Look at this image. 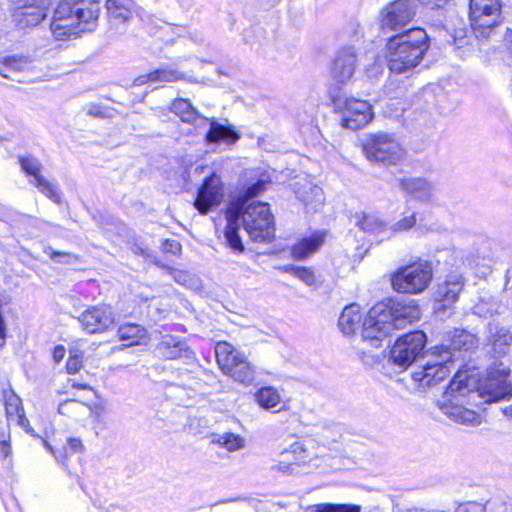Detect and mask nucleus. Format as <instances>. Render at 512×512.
Here are the masks:
<instances>
[{
  "mask_svg": "<svg viewBox=\"0 0 512 512\" xmlns=\"http://www.w3.org/2000/svg\"><path fill=\"white\" fill-rule=\"evenodd\" d=\"M265 189V183L258 181L245 191L244 198L237 201L226 211L227 224L224 231L226 246L234 254H242L245 250L239 235L240 221L245 231L254 242H270L275 236L273 216L269 205L264 202H249Z\"/></svg>",
  "mask_w": 512,
  "mask_h": 512,
  "instance_id": "nucleus-1",
  "label": "nucleus"
},
{
  "mask_svg": "<svg viewBox=\"0 0 512 512\" xmlns=\"http://www.w3.org/2000/svg\"><path fill=\"white\" fill-rule=\"evenodd\" d=\"M420 316V308L413 300L377 303L363 321L362 342L366 346L379 348L393 331L403 329L407 324L419 320Z\"/></svg>",
  "mask_w": 512,
  "mask_h": 512,
  "instance_id": "nucleus-2",
  "label": "nucleus"
},
{
  "mask_svg": "<svg viewBox=\"0 0 512 512\" xmlns=\"http://www.w3.org/2000/svg\"><path fill=\"white\" fill-rule=\"evenodd\" d=\"M476 345L473 334L464 330L453 331L449 345L434 346L424 355L423 363L412 373V379L421 388L436 385L449 376L450 365L456 360L455 352L468 351Z\"/></svg>",
  "mask_w": 512,
  "mask_h": 512,
  "instance_id": "nucleus-3",
  "label": "nucleus"
},
{
  "mask_svg": "<svg viewBox=\"0 0 512 512\" xmlns=\"http://www.w3.org/2000/svg\"><path fill=\"white\" fill-rule=\"evenodd\" d=\"M428 34H395L387 42L388 67L392 73L402 74L419 65L429 49Z\"/></svg>",
  "mask_w": 512,
  "mask_h": 512,
  "instance_id": "nucleus-4",
  "label": "nucleus"
},
{
  "mask_svg": "<svg viewBox=\"0 0 512 512\" xmlns=\"http://www.w3.org/2000/svg\"><path fill=\"white\" fill-rule=\"evenodd\" d=\"M363 153L372 163L396 165L404 159L405 151L392 133L377 132L369 134L362 145Z\"/></svg>",
  "mask_w": 512,
  "mask_h": 512,
  "instance_id": "nucleus-5",
  "label": "nucleus"
},
{
  "mask_svg": "<svg viewBox=\"0 0 512 512\" xmlns=\"http://www.w3.org/2000/svg\"><path fill=\"white\" fill-rule=\"evenodd\" d=\"M433 277L431 265L426 261H418L400 267L391 275V286L399 293L419 294L430 284Z\"/></svg>",
  "mask_w": 512,
  "mask_h": 512,
  "instance_id": "nucleus-6",
  "label": "nucleus"
},
{
  "mask_svg": "<svg viewBox=\"0 0 512 512\" xmlns=\"http://www.w3.org/2000/svg\"><path fill=\"white\" fill-rule=\"evenodd\" d=\"M331 100L335 109L341 113V126L357 130L373 119L372 106L364 100L348 97L340 90L331 91Z\"/></svg>",
  "mask_w": 512,
  "mask_h": 512,
  "instance_id": "nucleus-7",
  "label": "nucleus"
},
{
  "mask_svg": "<svg viewBox=\"0 0 512 512\" xmlns=\"http://www.w3.org/2000/svg\"><path fill=\"white\" fill-rule=\"evenodd\" d=\"M170 111L178 116L183 122L195 126L200 125L198 122L203 124L210 122V129L206 134V139L209 142H217L219 140H231L232 142H235L238 139L237 134L230 128H226L215 120H209L202 116L188 99H174L170 105Z\"/></svg>",
  "mask_w": 512,
  "mask_h": 512,
  "instance_id": "nucleus-8",
  "label": "nucleus"
},
{
  "mask_svg": "<svg viewBox=\"0 0 512 512\" xmlns=\"http://www.w3.org/2000/svg\"><path fill=\"white\" fill-rule=\"evenodd\" d=\"M426 342V335L422 331L402 335L390 350V363L399 372L406 370L422 356Z\"/></svg>",
  "mask_w": 512,
  "mask_h": 512,
  "instance_id": "nucleus-9",
  "label": "nucleus"
},
{
  "mask_svg": "<svg viewBox=\"0 0 512 512\" xmlns=\"http://www.w3.org/2000/svg\"><path fill=\"white\" fill-rule=\"evenodd\" d=\"M509 369L503 363H494L487 370L486 376L479 381L477 392L485 403L504 400L512 395V387L508 381Z\"/></svg>",
  "mask_w": 512,
  "mask_h": 512,
  "instance_id": "nucleus-10",
  "label": "nucleus"
},
{
  "mask_svg": "<svg viewBox=\"0 0 512 512\" xmlns=\"http://www.w3.org/2000/svg\"><path fill=\"white\" fill-rule=\"evenodd\" d=\"M382 29L402 32H425L423 28L405 29L415 16V8L410 0H395L381 11Z\"/></svg>",
  "mask_w": 512,
  "mask_h": 512,
  "instance_id": "nucleus-11",
  "label": "nucleus"
},
{
  "mask_svg": "<svg viewBox=\"0 0 512 512\" xmlns=\"http://www.w3.org/2000/svg\"><path fill=\"white\" fill-rule=\"evenodd\" d=\"M78 322L88 334H102L115 326L113 309L108 305L90 306L79 314Z\"/></svg>",
  "mask_w": 512,
  "mask_h": 512,
  "instance_id": "nucleus-12",
  "label": "nucleus"
},
{
  "mask_svg": "<svg viewBox=\"0 0 512 512\" xmlns=\"http://www.w3.org/2000/svg\"><path fill=\"white\" fill-rule=\"evenodd\" d=\"M499 0H470V21L474 30L492 29L500 22Z\"/></svg>",
  "mask_w": 512,
  "mask_h": 512,
  "instance_id": "nucleus-13",
  "label": "nucleus"
},
{
  "mask_svg": "<svg viewBox=\"0 0 512 512\" xmlns=\"http://www.w3.org/2000/svg\"><path fill=\"white\" fill-rule=\"evenodd\" d=\"M224 197L223 184L219 176L212 174L206 178L198 190L194 207L202 214H208L217 207Z\"/></svg>",
  "mask_w": 512,
  "mask_h": 512,
  "instance_id": "nucleus-14",
  "label": "nucleus"
},
{
  "mask_svg": "<svg viewBox=\"0 0 512 512\" xmlns=\"http://www.w3.org/2000/svg\"><path fill=\"white\" fill-rule=\"evenodd\" d=\"M51 0H24L14 11V19L19 29L36 27L47 16Z\"/></svg>",
  "mask_w": 512,
  "mask_h": 512,
  "instance_id": "nucleus-15",
  "label": "nucleus"
},
{
  "mask_svg": "<svg viewBox=\"0 0 512 512\" xmlns=\"http://www.w3.org/2000/svg\"><path fill=\"white\" fill-rule=\"evenodd\" d=\"M83 4L79 0H62L54 11L51 30L53 32L73 28L78 18H81Z\"/></svg>",
  "mask_w": 512,
  "mask_h": 512,
  "instance_id": "nucleus-16",
  "label": "nucleus"
},
{
  "mask_svg": "<svg viewBox=\"0 0 512 512\" xmlns=\"http://www.w3.org/2000/svg\"><path fill=\"white\" fill-rule=\"evenodd\" d=\"M19 164L22 170L34 178L33 183L40 192L50 198L52 201L59 203L60 196L54 185L48 182L41 174L42 164L31 155L20 156Z\"/></svg>",
  "mask_w": 512,
  "mask_h": 512,
  "instance_id": "nucleus-17",
  "label": "nucleus"
},
{
  "mask_svg": "<svg viewBox=\"0 0 512 512\" xmlns=\"http://www.w3.org/2000/svg\"><path fill=\"white\" fill-rule=\"evenodd\" d=\"M357 56L352 48L341 49L333 63L332 76L339 83H347L355 73Z\"/></svg>",
  "mask_w": 512,
  "mask_h": 512,
  "instance_id": "nucleus-18",
  "label": "nucleus"
},
{
  "mask_svg": "<svg viewBox=\"0 0 512 512\" xmlns=\"http://www.w3.org/2000/svg\"><path fill=\"white\" fill-rule=\"evenodd\" d=\"M400 190L406 195L423 203L431 201L434 187L428 180L421 177H403L398 179Z\"/></svg>",
  "mask_w": 512,
  "mask_h": 512,
  "instance_id": "nucleus-19",
  "label": "nucleus"
},
{
  "mask_svg": "<svg viewBox=\"0 0 512 512\" xmlns=\"http://www.w3.org/2000/svg\"><path fill=\"white\" fill-rule=\"evenodd\" d=\"M283 460L272 467L273 470L288 472L292 464L304 465L309 463L314 454L302 442H295L288 449L281 453Z\"/></svg>",
  "mask_w": 512,
  "mask_h": 512,
  "instance_id": "nucleus-20",
  "label": "nucleus"
},
{
  "mask_svg": "<svg viewBox=\"0 0 512 512\" xmlns=\"http://www.w3.org/2000/svg\"><path fill=\"white\" fill-rule=\"evenodd\" d=\"M439 408L442 413L450 418L452 421L462 424L477 426L481 423V417L475 411L470 410L462 405L451 402H440Z\"/></svg>",
  "mask_w": 512,
  "mask_h": 512,
  "instance_id": "nucleus-21",
  "label": "nucleus"
},
{
  "mask_svg": "<svg viewBox=\"0 0 512 512\" xmlns=\"http://www.w3.org/2000/svg\"><path fill=\"white\" fill-rule=\"evenodd\" d=\"M439 408L442 413L450 418L452 421L462 424L477 426L481 423V417L475 411L470 410L462 405L451 402H440Z\"/></svg>",
  "mask_w": 512,
  "mask_h": 512,
  "instance_id": "nucleus-22",
  "label": "nucleus"
},
{
  "mask_svg": "<svg viewBox=\"0 0 512 512\" xmlns=\"http://www.w3.org/2000/svg\"><path fill=\"white\" fill-rule=\"evenodd\" d=\"M255 402L263 409L273 413L287 410V402L279 390L273 386H263L254 394Z\"/></svg>",
  "mask_w": 512,
  "mask_h": 512,
  "instance_id": "nucleus-23",
  "label": "nucleus"
},
{
  "mask_svg": "<svg viewBox=\"0 0 512 512\" xmlns=\"http://www.w3.org/2000/svg\"><path fill=\"white\" fill-rule=\"evenodd\" d=\"M326 231H315L303 238L291 248V255L295 260H303L314 254L324 244Z\"/></svg>",
  "mask_w": 512,
  "mask_h": 512,
  "instance_id": "nucleus-24",
  "label": "nucleus"
},
{
  "mask_svg": "<svg viewBox=\"0 0 512 512\" xmlns=\"http://www.w3.org/2000/svg\"><path fill=\"white\" fill-rule=\"evenodd\" d=\"M464 279L462 275L453 273L447 276L446 280L438 285L436 295L439 301L446 304L454 303L463 290Z\"/></svg>",
  "mask_w": 512,
  "mask_h": 512,
  "instance_id": "nucleus-25",
  "label": "nucleus"
},
{
  "mask_svg": "<svg viewBox=\"0 0 512 512\" xmlns=\"http://www.w3.org/2000/svg\"><path fill=\"white\" fill-rule=\"evenodd\" d=\"M158 354L166 359L187 357L189 347L185 341L172 335H164L156 347Z\"/></svg>",
  "mask_w": 512,
  "mask_h": 512,
  "instance_id": "nucleus-26",
  "label": "nucleus"
},
{
  "mask_svg": "<svg viewBox=\"0 0 512 512\" xmlns=\"http://www.w3.org/2000/svg\"><path fill=\"white\" fill-rule=\"evenodd\" d=\"M488 339L494 353L497 355L502 356L509 352L512 344V334L508 329L490 323Z\"/></svg>",
  "mask_w": 512,
  "mask_h": 512,
  "instance_id": "nucleus-27",
  "label": "nucleus"
},
{
  "mask_svg": "<svg viewBox=\"0 0 512 512\" xmlns=\"http://www.w3.org/2000/svg\"><path fill=\"white\" fill-rule=\"evenodd\" d=\"M215 355L217 363L223 373L229 371V369L244 356V354L236 350L226 341H220L216 344Z\"/></svg>",
  "mask_w": 512,
  "mask_h": 512,
  "instance_id": "nucleus-28",
  "label": "nucleus"
},
{
  "mask_svg": "<svg viewBox=\"0 0 512 512\" xmlns=\"http://www.w3.org/2000/svg\"><path fill=\"white\" fill-rule=\"evenodd\" d=\"M361 320L362 314L360 306L353 303L343 309L339 317L338 325L345 335H351L359 328Z\"/></svg>",
  "mask_w": 512,
  "mask_h": 512,
  "instance_id": "nucleus-29",
  "label": "nucleus"
},
{
  "mask_svg": "<svg viewBox=\"0 0 512 512\" xmlns=\"http://www.w3.org/2000/svg\"><path fill=\"white\" fill-rule=\"evenodd\" d=\"M504 305L498 298L490 295L481 296L473 307V312L479 317L487 318L502 313Z\"/></svg>",
  "mask_w": 512,
  "mask_h": 512,
  "instance_id": "nucleus-30",
  "label": "nucleus"
},
{
  "mask_svg": "<svg viewBox=\"0 0 512 512\" xmlns=\"http://www.w3.org/2000/svg\"><path fill=\"white\" fill-rule=\"evenodd\" d=\"M224 374L244 385H249L254 380L255 372L250 363L246 360V357L243 356Z\"/></svg>",
  "mask_w": 512,
  "mask_h": 512,
  "instance_id": "nucleus-31",
  "label": "nucleus"
},
{
  "mask_svg": "<svg viewBox=\"0 0 512 512\" xmlns=\"http://www.w3.org/2000/svg\"><path fill=\"white\" fill-rule=\"evenodd\" d=\"M84 8L81 18L77 19L76 25L82 23L89 25L87 28H82L78 32H91L94 29V22L98 19L100 6L97 1L94 0H79Z\"/></svg>",
  "mask_w": 512,
  "mask_h": 512,
  "instance_id": "nucleus-32",
  "label": "nucleus"
},
{
  "mask_svg": "<svg viewBox=\"0 0 512 512\" xmlns=\"http://www.w3.org/2000/svg\"><path fill=\"white\" fill-rule=\"evenodd\" d=\"M211 443L217 444L229 452H235L245 446V439L231 432L213 433Z\"/></svg>",
  "mask_w": 512,
  "mask_h": 512,
  "instance_id": "nucleus-33",
  "label": "nucleus"
},
{
  "mask_svg": "<svg viewBox=\"0 0 512 512\" xmlns=\"http://www.w3.org/2000/svg\"><path fill=\"white\" fill-rule=\"evenodd\" d=\"M5 410L8 419L16 420L20 426H25V417L21 399L13 392L5 395Z\"/></svg>",
  "mask_w": 512,
  "mask_h": 512,
  "instance_id": "nucleus-34",
  "label": "nucleus"
},
{
  "mask_svg": "<svg viewBox=\"0 0 512 512\" xmlns=\"http://www.w3.org/2000/svg\"><path fill=\"white\" fill-rule=\"evenodd\" d=\"M58 412L61 415L80 421L88 415L89 406L78 400L68 399L59 404Z\"/></svg>",
  "mask_w": 512,
  "mask_h": 512,
  "instance_id": "nucleus-35",
  "label": "nucleus"
},
{
  "mask_svg": "<svg viewBox=\"0 0 512 512\" xmlns=\"http://www.w3.org/2000/svg\"><path fill=\"white\" fill-rule=\"evenodd\" d=\"M357 227L364 232L371 234H378L385 230L386 224L380 217L376 214H366L362 213L357 216Z\"/></svg>",
  "mask_w": 512,
  "mask_h": 512,
  "instance_id": "nucleus-36",
  "label": "nucleus"
},
{
  "mask_svg": "<svg viewBox=\"0 0 512 512\" xmlns=\"http://www.w3.org/2000/svg\"><path fill=\"white\" fill-rule=\"evenodd\" d=\"M455 512H507V507L504 504L493 501H489L486 504L469 501L460 504Z\"/></svg>",
  "mask_w": 512,
  "mask_h": 512,
  "instance_id": "nucleus-37",
  "label": "nucleus"
},
{
  "mask_svg": "<svg viewBox=\"0 0 512 512\" xmlns=\"http://www.w3.org/2000/svg\"><path fill=\"white\" fill-rule=\"evenodd\" d=\"M152 77L154 78V83L156 82H177V81H188L193 82L191 77H187L183 72L172 68V67H162L152 71Z\"/></svg>",
  "mask_w": 512,
  "mask_h": 512,
  "instance_id": "nucleus-38",
  "label": "nucleus"
},
{
  "mask_svg": "<svg viewBox=\"0 0 512 512\" xmlns=\"http://www.w3.org/2000/svg\"><path fill=\"white\" fill-rule=\"evenodd\" d=\"M145 336V329L140 325L128 323L119 327L118 337L122 341H130V345L137 344Z\"/></svg>",
  "mask_w": 512,
  "mask_h": 512,
  "instance_id": "nucleus-39",
  "label": "nucleus"
},
{
  "mask_svg": "<svg viewBox=\"0 0 512 512\" xmlns=\"http://www.w3.org/2000/svg\"><path fill=\"white\" fill-rule=\"evenodd\" d=\"M309 512H360L357 505L321 503L308 508Z\"/></svg>",
  "mask_w": 512,
  "mask_h": 512,
  "instance_id": "nucleus-40",
  "label": "nucleus"
},
{
  "mask_svg": "<svg viewBox=\"0 0 512 512\" xmlns=\"http://www.w3.org/2000/svg\"><path fill=\"white\" fill-rule=\"evenodd\" d=\"M106 8L112 18L120 22L130 17V10L120 0H107Z\"/></svg>",
  "mask_w": 512,
  "mask_h": 512,
  "instance_id": "nucleus-41",
  "label": "nucleus"
},
{
  "mask_svg": "<svg viewBox=\"0 0 512 512\" xmlns=\"http://www.w3.org/2000/svg\"><path fill=\"white\" fill-rule=\"evenodd\" d=\"M281 270H283L286 273H291L295 275L308 286H312L315 284V276L310 268L286 265L282 267Z\"/></svg>",
  "mask_w": 512,
  "mask_h": 512,
  "instance_id": "nucleus-42",
  "label": "nucleus"
},
{
  "mask_svg": "<svg viewBox=\"0 0 512 512\" xmlns=\"http://www.w3.org/2000/svg\"><path fill=\"white\" fill-rule=\"evenodd\" d=\"M44 252L49 255L52 260L58 263L70 264L78 261V257L75 254L54 251L51 247L45 248Z\"/></svg>",
  "mask_w": 512,
  "mask_h": 512,
  "instance_id": "nucleus-43",
  "label": "nucleus"
},
{
  "mask_svg": "<svg viewBox=\"0 0 512 512\" xmlns=\"http://www.w3.org/2000/svg\"><path fill=\"white\" fill-rule=\"evenodd\" d=\"M416 224L415 214H411L397 221L391 227L393 232H403L411 229Z\"/></svg>",
  "mask_w": 512,
  "mask_h": 512,
  "instance_id": "nucleus-44",
  "label": "nucleus"
},
{
  "mask_svg": "<svg viewBox=\"0 0 512 512\" xmlns=\"http://www.w3.org/2000/svg\"><path fill=\"white\" fill-rule=\"evenodd\" d=\"M182 246L177 240L166 239L162 244V251L166 254L179 255Z\"/></svg>",
  "mask_w": 512,
  "mask_h": 512,
  "instance_id": "nucleus-45",
  "label": "nucleus"
},
{
  "mask_svg": "<svg viewBox=\"0 0 512 512\" xmlns=\"http://www.w3.org/2000/svg\"><path fill=\"white\" fill-rule=\"evenodd\" d=\"M4 64L14 70L21 71L28 64V60L26 58L6 57Z\"/></svg>",
  "mask_w": 512,
  "mask_h": 512,
  "instance_id": "nucleus-46",
  "label": "nucleus"
},
{
  "mask_svg": "<svg viewBox=\"0 0 512 512\" xmlns=\"http://www.w3.org/2000/svg\"><path fill=\"white\" fill-rule=\"evenodd\" d=\"M382 72L383 65L379 59L375 60L372 66L366 68L367 76L370 78H377Z\"/></svg>",
  "mask_w": 512,
  "mask_h": 512,
  "instance_id": "nucleus-47",
  "label": "nucleus"
},
{
  "mask_svg": "<svg viewBox=\"0 0 512 512\" xmlns=\"http://www.w3.org/2000/svg\"><path fill=\"white\" fill-rule=\"evenodd\" d=\"M167 270L176 282L184 285L188 281L189 275L186 272L172 268H167Z\"/></svg>",
  "mask_w": 512,
  "mask_h": 512,
  "instance_id": "nucleus-48",
  "label": "nucleus"
},
{
  "mask_svg": "<svg viewBox=\"0 0 512 512\" xmlns=\"http://www.w3.org/2000/svg\"><path fill=\"white\" fill-rule=\"evenodd\" d=\"M81 366H82V362L78 356L69 357L67 364H66L67 371L70 374L76 373L77 371H79Z\"/></svg>",
  "mask_w": 512,
  "mask_h": 512,
  "instance_id": "nucleus-49",
  "label": "nucleus"
},
{
  "mask_svg": "<svg viewBox=\"0 0 512 512\" xmlns=\"http://www.w3.org/2000/svg\"><path fill=\"white\" fill-rule=\"evenodd\" d=\"M104 413H105V408L102 405H95L94 408L89 406L88 415H91L95 419V421L98 423H101L103 421L102 416Z\"/></svg>",
  "mask_w": 512,
  "mask_h": 512,
  "instance_id": "nucleus-50",
  "label": "nucleus"
},
{
  "mask_svg": "<svg viewBox=\"0 0 512 512\" xmlns=\"http://www.w3.org/2000/svg\"><path fill=\"white\" fill-rule=\"evenodd\" d=\"M67 444L73 452H81L84 449L83 443L79 438H69Z\"/></svg>",
  "mask_w": 512,
  "mask_h": 512,
  "instance_id": "nucleus-51",
  "label": "nucleus"
},
{
  "mask_svg": "<svg viewBox=\"0 0 512 512\" xmlns=\"http://www.w3.org/2000/svg\"><path fill=\"white\" fill-rule=\"evenodd\" d=\"M147 83H154V78L152 77V72L137 77L134 80L133 85L141 86V85H144Z\"/></svg>",
  "mask_w": 512,
  "mask_h": 512,
  "instance_id": "nucleus-52",
  "label": "nucleus"
},
{
  "mask_svg": "<svg viewBox=\"0 0 512 512\" xmlns=\"http://www.w3.org/2000/svg\"><path fill=\"white\" fill-rule=\"evenodd\" d=\"M86 110H87V114L90 115V116H95V117H102L103 116V112L101 110V107L96 105V104H89L86 107Z\"/></svg>",
  "mask_w": 512,
  "mask_h": 512,
  "instance_id": "nucleus-53",
  "label": "nucleus"
},
{
  "mask_svg": "<svg viewBox=\"0 0 512 512\" xmlns=\"http://www.w3.org/2000/svg\"><path fill=\"white\" fill-rule=\"evenodd\" d=\"M0 452L4 455V457H9L11 454V445L9 441L2 440L0 442Z\"/></svg>",
  "mask_w": 512,
  "mask_h": 512,
  "instance_id": "nucleus-54",
  "label": "nucleus"
},
{
  "mask_svg": "<svg viewBox=\"0 0 512 512\" xmlns=\"http://www.w3.org/2000/svg\"><path fill=\"white\" fill-rule=\"evenodd\" d=\"M449 0H421V2L425 5H431V8L433 9L434 7L436 8H440L442 7L444 4H446Z\"/></svg>",
  "mask_w": 512,
  "mask_h": 512,
  "instance_id": "nucleus-55",
  "label": "nucleus"
},
{
  "mask_svg": "<svg viewBox=\"0 0 512 512\" xmlns=\"http://www.w3.org/2000/svg\"><path fill=\"white\" fill-rule=\"evenodd\" d=\"M461 382H462L461 380H457L456 378H455V379H453V380L451 381V383H450V385H449V388H448V389H449L451 392H455V391L460 392V391H461V389H462Z\"/></svg>",
  "mask_w": 512,
  "mask_h": 512,
  "instance_id": "nucleus-56",
  "label": "nucleus"
},
{
  "mask_svg": "<svg viewBox=\"0 0 512 512\" xmlns=\"http://www.w3.org/2000/svg\"><path fill=\"white\" fill-rule=\"evenodd\" d=\"M64 354H65L64 347L58 346V347L55 348V350H54V358H55L56 361H60L64 357Z\"/></svg>",
  "mask_w": 512,
  "mask_h": 512,
  "instance_id": "nucleus-57",
  "label": "nucleus"
},
{
  "mask_svg": "<svg viewBox=\"0 0 512 512\" xmlns=\"http://www.w3.org/2000/svg\"><path fill=\"white\" fill-rule=\"evenodd\" d=\"M504 42H505L506 49L512 55V34H506Z\"/></svg>",
  "mask_w": 512,
  "mask_h": 512,
  "instance_id": "nucleus-58",
  "label": "nucleus"
},
{
  "mask_svg": "<svg viewBox=\"0 0 512 512\" xmlns=\"http://www.w3.org/2000/svg\"><path fill=\"white\" fill-rule=\"evenodd\" d=\"M430 27L433 29H447V27L442 23V20H438L436 23L431 24Z\"/></svg>",
  "mask_w": 512,
  "mask_h": 512,
  "instance_id": "nucleus-59",
  "label": "nucleus"
},
{
  "mask_svg": "<svg viewBox=\"0 0 512 512\" xmlns=\"http://www.w3.org/2000/svg\"><path fill=\"white\" fill-rule=\"evenodd\" d=\"M466 34L462 35L461 37H453V41L454 43L458 46V47H461V44L463 43V40L466 38Z\"/></svg>",
  "mask_w": 512,
  "mask_h": 512,
  "instance_id": "nucleus-60",
  "label": "nucleus"
},
{
  "mask_svg": "<svg viewBox=\"0 0 512 512\" xmlns=\"http://www.w3.org/2000/svg\"><path fill=\"white\" fill-rule=\"evenodd\" d=\"M43 443H44V446L46 447V449H47V450H48V451H49V452H50V453H51L55 458H57V457H56V455H55V453H54V450H53L52 446H51L47 441H45V440H43Z\"/></svg>",
  "mask_w": 512,
  "mask_h": 512,
  "instance_id": "nucleus-61",
  "label": "nucleus"
},
{
  "mask_svg": "<svg viewBox=\"0 0 512 512\" xmlns=\"http://www.w3.org/2000/svg\"><path fill=\"white\" fill-rule=\"evenodd\" d=\"M504 413L512 416V404L504 409Z\"/></svg>",
  "mask_w": 512,
  "mask_h": 512,
  "instance_id": "nucleus-62",
  "label": "nucleus"
},
{
  "mask_svg": "<svg viewBox=\"0 0 512 512\" xmlns=\"http://www.w3.org/2000/svg\"><path fill=\"white\" fill-rule=\"evenodd\" d=\"M512 275V268L507 270L506 277L509 278Z\"/></svg>",
  "mask_w": 512,
  "mask_h": 512,
  "instance_id": "nucleus-63",
  "label": "nucleus"
},
{
  "mask_svg": "<svg viewBox=\"0 0 512 512\" xmlns=\"http://www.w3.org/2000/svg\"><path fill=\"white\" fill-rule=\"evenodd\" d=\"M438 17H442V12H438Z\"/></svg>",
  "mask_w": 512,
  "mask_h": 512,
  "instance_id": "nucleus-64",
  "label": "nucleus"
}]
</instances>
